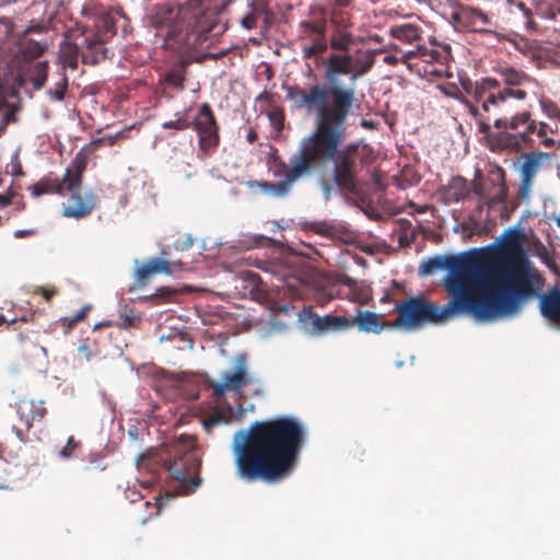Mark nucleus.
Instances as JSON below:
<instances>
[{
  "mask_svg": "<svg viewBox=\"0 0 560 560\" xmlns=\"http://www.w3.org/2000/svg\"><path fill=\"white\" fill-rule=\"evenodd\" d=\"M353 56L330 54L325 61L324 81L304 88L293 84L284 86L285 98L295 109L315 115V128L290 158L282 180L269 184L278 197L288 195L298 180L311 175L315 166L334 162L332 184L340 190L357 194L359 189V142L340 149L348 133V119L358 107L353 86L341 85L339 75H350L352 82Z\"/></svg>",
  "mask_w": 560,
  "mask_h": 560,
  "instance_id": "obj_1",
  "label": "nucleus"
},
{
  "mask_svg": "<svg viewBox=\"0 0 560 560\" xmlns=\"http://www.w3.org/2000/svg\"><path fill=\"white\" fill-rule=\"evenodd\" d=\"M444 287L458 314L491 322L513 317L536 294L540 276L520 249L477 260L467 255L450 256Z\"/></svg>",
  "mask_w": 560,
  "mask_h": 560,
  "instance_id": "obj_2",
  "label": "nucleus"
},
{
  "mask_svg": "<svg viewBox=\"0 0 560 560\" xmlns=\"http://www.w3.org/2000/svg\"><path fill=\"white\" fill-rule=\"evenodd\" d=\"M305 441L300 420L278 417L253 422L233 444L236 476L246 482L277 483L293 472Z\"/></svg>",
  "mask_w": 560,
  "mask_h": 560,
  "instance_id": "obj_3",
  "label": "nucleus"
},
{
  "mask_svg": "<svg viewBox=\"0 0 560 560\" xmlns=\"http://www.w3.org/2000/svg\"><path fill=\"white\" fill-rule=\"evenodd\" d=\"M539 83L521 70L512 85L508 88V109L480 121V133L492 152H518L524 145L535 143L552 148L555 129L546 122L533 118L530 110H520L537 97Z\"/></svg>",
  "mask_w": 560,
  "mask_h": 560,
  "instance_id": "obj_4",
  "label": "nucleus"
},
{
  "mask_svg": "<svg viewBox=\"0 0 560 560\" xmlns=\"http://www.w3.org/2000/svg\"><path fill=\"white\" fill-rule=\"evenodd\" d=\"M218 20L217 11L201 0H187L177 5H156L151 23L163 34L165 48L188 54L203 45Z\"/></svg>",
  "mask_w": 560,
  "mask_h": 560,
  "instance_id": "obj_5",
  "label": "nucleus"
},
{
  "mask_svg": "<svg viewBox=\"0 0 560 560\" xmlns=\"http://www.w3.org/2000/svg\"><path fill=\"white\" fill-rule=\"evenodd\" d=\"M494 71L499 75L498 79L486 77L472 82L469 78H460L462 88L474 98L476 104H472L458 91L454 95L474 116L478 131H480V121H487L490 116H495L498 112L508 109L509 101L504 95L521 70L511 66H500Z\"/></svg>",
  "mask_w": 560,
  "mask_h": 560,
  "instance_id": "obj_6",
  "label": "nucleus"
},
{
  "mask_svg": "<svg viewBox=\"0 0 560 560\" xmlns=\"http://www.w3.org/2000/svg\"><path fill=\"white\" fill-rule=\"evenodd\" d=\"M195 448L192 438L180 436L165 445L153 458L156 463H162L170 476L179 482L178 490L183 494L195 492L201 482L199 477L201 459Z\"/></svg>",
  "mask_w": 560,
  "mask_h": 560,
  "instance_id": "obj_7",
  "label": "nucleus"
},
{
  "mask_svg": "<svg viewBox=\"0 0 560 560\" xmlns=\"http://www.w3.org/2000/svg\"><path fill=\"white\" fill-rule=\"evenodd\" d=\"M452 49L450 44L429 40V46L417 44L416 49L396 54H387L383 61L389 66L404 63L410 72L427 80L451 78L450 61Z\"/></svg>",
  "mask_w": 560,
  "mask_h": 560,
  "instance_id": "obj_8",
  "label": "nucleus"
},
{
  "mask_svg": "<svg viewBox=\"0 0 560 560\" xmlns=\"http://www.w3.org/2000/svg\"><path fill=\"white\" fill-rule=\"evenodd\" d=\"M88 166V155L79 151L67 167V202L62 203L65 218L80 220L89 217L100 202L98 195L92 190L82 192L83 173Z\"/></svg>",
  "mask_w": 560,
  "mask_h": 560,
  "instance_id": "obj_9",
  "label": "nucleus"
},
{
  "mask_svg": "<svg viewBox=\"0 0 560 560\" xmlns=\"http://www.w3.org/2000/svg\"><path fill=\"white\" fill-rule=\"evenodd\" d=\"M395 311L398 315L392 326L405 329H418L428 324H440L459 315L451 307L450 303L440 307L423 296L406 299L395 305Z\"/></svg>",
  "mask_w": 560,
  "mask_h": 560,
  "instance_id": "obj_10",
  "label": "nucleus"
},
{
  "mask_svg": "<svg viewBox=\"0 0 560 560\" xmlns=\"http://www.w3.org/2000/svg\"><path fill=\"white\" fill-rule=\"evenodd\" d=\"M126 18L118 12L102 14L95 24V30L84 32L82 38V61L89 65H96L107 58L108 49L105 44L116 35L117 23Z\"/></svg>",
  "mask_w": 560,
  "mask_h": 560,
  "instance_id": "obj_11",
  "label": "nucleus"
},
{
  "mask_svg": "<svg viewBox=\"0 0 560 560\" xmlns=\"http://www.w3.org/2000/svg\"><path fill=\"white\" fill-rule=\"evenodd\" d=\"M254 265L262 271L270 273L282 281L293 298H300L303 289L308 287L313 280V272L308 269L298 267L289 259L258 260Z\"/></svg>",
  "mask_w": 560,
  "mask_h": 560,
  "instance_id": "obj_12",
  "label": "nucleus"
},
{
  "mask_svg": "<svg viewBox=\"0 0 560 560\" xmlns=\"http://www.w3.org/2000/svg\"><path fill=\"white\" fill-rule=\"evenodd\" d=\"M248 371V355L246 353H236L231 360V371L223 372L220 381L209 382V387L212 389V398L219 400L228 393L241 396L244 387L252 382Z\"/></svg>",
  "mask_w": 560,
  "mask_h": 560,
  "instance_id": "obj_13",
  "label": "nucleus"
},
{
  "mask_svg": "<svg viewBox=\"0 0 560 560\" xmlns=\"http://www.w3.org/2000/svg\"><path fill=\"white\" fill-rule=\"evenodd\" d=\"M191 128L197 133L199 151L211 155L220 143V125L209 103H202L196 115H191Z\"/></svg>",
  "mask_w": 560,
  "mask_h": 560,
  "instance_id": "obj_14",
  "label": "nucleus"
},
{
  "mask_svg": "<svg viewBox=\"0 0 560 560\" xmlns=\"http://www.w3.org/2000/svg\"><path fill=\"white\" fill-rule=\"evenodd\" d=\"M299 317L304 324L305 329L314 336H324L330 332H339L350 329L349 317L331 314L320 316L314 312L312 306L303 307Z\"/></svg>",
  "mask_w": 560,
  "mask_h": 560,
  "instance_id": "obj_15",
  "label": "nucleus"
},
{
  "mask_svg": "<svg viewBox=\"0 0 560 560\" xmlns=\"http://www.w3.org/2000/svg\"><path fill=\"white\" fill-rule=\"evenodd\" d=\"M454 25L463 31L490 33L487 26L491 25V19L480 9L459 4L451 14Z\"/></svg>",
  "mask_w": 560,
  "mask_h": 560,
  "instance_id": "obj_16",
  "label": "nucleus"
},
{
  "mask_svg": "<svg viewBox=\"0 0 560 560\" xmlns=\"http://www.w3.org/2000/svg\"><path fill=\"white\" fill-rule=\"evenodd\" d=\"M16 412L20 420L24 423L25 429L12 427L16 438L21 442L27 441V432L35 422H40L47 415V409L44 406V401H35L32 399H20L18 402Z\"/></svg>",
  "mask_w": 560,
  "mask_h": 560,
  "instance_id": "obj_17",
  "label": "nucleus"
},
{
  "mask_svg": "<svg viewBox=\"0 0 560 560\" xmlns=\"http://www.w3.org/2000/svg\"><path fill=\"white\" fill-rule=\"evenodd\" d=\"M47 49V43L34 40L25 34H18L14 40V50L12 52V68L20 65L33 62L39 58Z\"/></svg>",
  "mask_w": 560,
  "mask_h": 560,
  "instance_id": "obj_18",
  "label": "nucleus"
},
{
  "mask_svg": "<svg viewBox=\"0 0 560 560\" xmlns=\"http://www.w3.org/2000/svg\"><path fill=\"white\" fill-rule=\"evenodd\" d=\"M14 69L16 70L15 83L19 88L31 83L33 89L38 91L47 82L49 66L46 60L20 65Z\"/></svg>",
  "mask_w": 560,
  "mask_h": 560,
  "instance_id": "obj_19",
  "label": "nucleus"
},
{
  "mask_svg": "<svg viewBox=\"0 0 560 560\" xmlns=\"http://www.w3.org/2000/svg\"><path fill=\"white\" fill-rule=\"evenodd\" d=\"M548 154L542 152H528L523 154V163L520 167L521 186L518 194L521 197H527L534 185L537 173L542 168Z\"/></svg>",
  "mask_w": 560,
  "mask_h": 560,
  "instance_id": "obj_20",
  "label": "nucleus"
},
{
  "mask_svg": "<svg viewBox=\"0 0 560 560\" xmlns=\"http://www.w3.org/2000/svg\"><path fill=\"white\" fill-rule=\"evenodd\" d=\"M350 328L358 326L360 331L366 334H381L386 327H393L392 323L383 319L382 315L374 312L358 310L354 317H349Z\"/></svg>",
  "mask_w": 560,
  "mask_h": 560,
  "instance_id": "obj_21",
  "label": "nucleus"
},
{
  "mask_svg": "<svg viewBox=\"0 0 560 560\" xmlns=\"http://www.w3.org/2000/svg\"><path fill=\"white\" fill-rule=\"evenodd\" d=\"M440 195L444 203L459 202L469 198L470 185L463 176H453L445 186L441 187Z\"/></svg>",
  "mask_w": 560,
  "mask_h": 560,
  "instance_id": "obj_22",
  "label": "nucleus"
},
{
  "mask_svg": "<svg viewBox=\"0 0 560 560\" xmlns=\"http://www.w3.org/2000/svg\"><path fill=\"white\" fill-rule=\"evenodd\" d=\"M172 266L182 267V262H170L161 258H152L137 269L136 281L140 287H143L153 275L172 273Z\"/></svg>",
  "mask_w": 560,
  "mask_h": 560,
  "instance_id": "obj_23",
  "label": "nucleus"
},
{
  "mask_svg": "<svg viewBox=\"0 0 560 560\" xmlns=\"http://www.w3.org/2000/svg\"><path fill=\"white\" fill-rule=\"evenodd\" d=\"M541 315L553 323L560 324V288L553 287L540 296Z\"/></svg>",
  "mask_w": 560,
  "mask_h": 560,
  "instance_id": "obj_24",
  "label": "nucleus"
},
{
  "mask_svg": "<svg viewBox=\"0 0 560 560\" xmlns=\"http://www.w3.org/2000/svg\"><path fill=\"white\" fill-rule=\"evenodd\" d=\"M67 172L62 176V178H51V177H44L34 185L28 187V190L31 191L33 197H39L44 194H57L59 196L66 195V180H67Z\"/></svg>",
  "mask_w": 560,
  "mask_h": 560,
  "instance_id": "obj_25",
  "label": "nucleus"
},
{
  "mask_svg": "<svg viewBox=\"0 0 560 560\" xmlns=\"http://www.w3.org/2000/svg\"><path fill=\"white\" fill-rule=\"evenodd\" d=\"M394 232L397 234L399 246L409 247L417 241L420 232H422V226L420 224L413 226L410 220L400 218L395 222Z\"/></svg>",
  "mask_w": 560,
  "mask_h": 560,
  "instance_id": "obj_26",
  "label": "nucleus"
},
{
  "mask_svg": "<svg viewBox=\"0 0 560 560\" xmlns=\"http://www.w3.org/2000/svg\"><path fill=\"white\" fill-rule=\"evenodd\" d=\"M422 28L417 24L404 23L389 28V35L402 43L413 44L422 39Z\"/></svg>",
  "mask_w": 560,
  "mask_h": 560,
  "instance_id": "obj_27",
  "label": "nucleus"
},
{
  "mask_svg": "<svg viewBox=\"0 0 560 560\" xmlns=\"http://www.w3.org/2000/svg\"><path fill=\"white\" fill-rule=\"evenodd\" d=\"M299 30V37L301 40L326 36L327 22L325 19L304 20L300 22Z\"/></svg>",
  "mask_w": 560,
  "mask_h": 560,
  "instance_id": "obj_28",
  "label": "nucleus"
},
{
  "mask_svg": "<svg viewBox=\"0 0 560 560\" xmlns=\"http://www.w3.org/2000/svg\"><path fill=\"white\" fill-rule=\"evenodd\" d=\"M186 79V65L184 61H179L175 63L165 74H164V83L168 86H172L176 90H184Z\"/></svg>",
  "mask_w": 560,
  "mask_h": 560,
  "instance_id": "obj_29",
  "label": "nucleus"
},
{
  "mask_svg": "<svg viewBox=\"0 0 560 560\" xmlns=\"http://www.w3.org/2000/svg\"><path fill=\"white\" fill-rule=\"evenodd\" d=\"M233 417V408L228 405L226 408H215L212 413L203 420V428L210 432L214 427L222 423H229Z\"/></svg>",
  "mask_w": 560,
  "mask_h": 560,
  "instance_id": "obj_30",
  "label": "nucleus"
},
{
  "mask_svg": "<svg viewBox=\"0 0 560 560\" xmlns=\"http://www.w3.org/2000/svg\"><path fill=\"white\" fill-rule=\"evenodd\" d=\"M191 113L192 106L186 107L182 112L175 114V119L164 121L163 129H174L176 131H184L191 128Z\"/></svg>",
  "mask_w": 560,
  "mask_h": 560,
  "instance_id": "obj_31",
  "label": "nucleus"
},
{
  "mask_svg": "<svg viewBox=\"0 0 560 560\" xmlns=\"http://www.w3.org/2000/svg\"><path fill=\"white\" fill-rule=\"evenodd\" d=\"M83 54L82 42L80 44H67L61 49V62L63 68L75 70L78 68L79 55ZM65 71V69H62Z\"/></svg>",
  "mask_w": 560,
  "mask_h": 560,
  "instance_id": "obj_32",
  "label": "nucleus"
},
{
  "mask_svg": "<svg viewBox=\"0 0 560 560\" xmlns=\"http://www.w3.org/2000/svg\"><path fill=\"white\" fill-rule=\"evenodd\" d=\"M492 187H495L494 180L486 179L481 172L477 171L470 185V192L472 191L479 198H493V195H491Z\"/></svg>",
  "mask_w": 560,
  "mask_h": 560,
  "instance_id": "obj_33",
  "label": "nucleus"
},
{
  "mask_svg": "<svg viewBox=\"0 0 560 560\" xmlns=\"http://www.w3.org/2000/svg\"><path fill=\"white\" fill-rule=\"evenodd\" d=\"M311 43L305 44L301 48L302 57L304 59H311L319 56L327 50L328 42L326 36L314 37L308 39Z\"/></svg>",
  "mask_w": 560,
  "mask_h": 560,
  "instance_id": "obj_34",
  "label": "nucleus"
},
{
  "mask_svg": "<svg viewBox=\"0 0 560 560\" xmlns=\"http://www.w3.org/2000/svg\"><path fill=\"white\" fill-rule=\"evenodd\" d=\"M509 12L514 15H521L524 20V24L528 28H534L535 22L533 20V13L530 8H528L523 1L520 0H509L508 1Z\"/></svg>",
  "mask_w": 560,
  "mask_h": 560,
  "instance_id": "obj_35",
  "label": "nucleus"
},
{
  "mask_svg": "<svg viewBox=\"0 0 560 560\" xmlns=\"http://www.w3.org/2000/svg\"><path fill=\"white\" fill-rule=\"evenodd\" d=\"M374 61H375L374 57L370 51H366L364 54L363 58H360V57L354 58L353 57L352 83H355V81L360 77L368 73L372 69Z\"/></svg>",
  "mask_w": 560,
  "mask_h": 560,
  "instance_id": "obj_36",
  "label": "nucleus"
},
{
  "mask_svg": "<svg viewBox=\"0 0 560 560\" xmlns=\"http://www.w3.org/2000/svg\"><path fill=\"white\" fill-rule=\"evenodd\" d=\"M506 186L504 182L498 186V191L493 195V198H480L476 211L480 214L486 208L491 209L498 203L505 201L506 199Z\"/></svg>",
  "mask_w": 560,
  "mask_h": 560,
  "instance_id": "obj_37",
  "label": "nucleus"
},
{
  "mask_svg": "<svg viewBox=\"0 0 560 560\" xmlns=\"http://www.w3.org/2000/svg\"><path fill=\"white\" fill-rule=\"evenodd\" d=\"M353 44V35L349 32L341 31L330 37L329 45L334 50L348 54Z\"/></svg>",
  "mask_w": 560,
  "mask_h": 560,
  "instance_id": "obj_38",
  "label": "nucleus"
},
{
  "mask_svg": "<svg viewBox=\"0 0 560 560\" xmlns=\"http://www.w3.org/2000/svg\"><path fill=\"white\" fill-rule=\"evenodd\" d=\"M69 80L66 72L62 70L60 73V80L55 83L52 88H49L46 91L48 98L51 102H61L65 100L66 93L68 91Z\"/></svg>",
  "mask_w": 560,
  "mask_h": 560,
  "instance_id": "obj_39",
  "label": "nucleus"
},
{
  "mask_svg": "<svg viewBox=\"0 0 560 560\" xmlns=\"http://www.w3.org/2000/svg\"><path fill=\"white\" fill-rule=\"evenodd\" d=\"M448 257L450 256L438 255L422 262L419 268L420 275L427 276L438 270H445L447 268Z\"/></svg>",
  "mask_w": 560,
  "mask_h": 560,
  "instance_id": "obj_40",
  "label": "nucleus"
},
{
  "mask_svg": "<svg viewBox=\"0 0 560 560\" xmlns=\"http://www.w3.org/2000/svg\"><path fill=\"white\" fill-rule=\"evenodd\" d=\"M345 284L350 288V300L359 303H365L369 298V290L363 285H359L358 282L351 278H347Z\"/></svg>",
  "mask_w": 560,
  "mask_h": 560,
  "instance_id": "obj_41",
  "label": "nucleus"
},
{
  "mask_svg": "<svg viewBox=\"0 0 560 560\" xmlns=\"http://www.w3.org/2000/svg\"><path fill=\"white\" fill-rule=\"evenodd\" d=\"M540 107L546 116L560 120V107L555 102L542 98L540 100Z\"/></svg>",
  "mask_w": 560,
  "mask_h": 560,
  "instance_id": "obj_42",
  "label": "nucleus"
},
{
  "mask_svg": "<svg viewBox=\"0 0 560 560\" xmlns=\"http://www.w3.org/2000/svg\"><path fill=\"white\" fill-rule=\"evenodd\" d=\"M269 0H252L248 3L249 12L257 19L268 13Z\"/></svg>",
  "mask_w": 560,
  "mask_h": 560,
  "instance_id": "obj_43",
  "label": "nucleus"
},
{
  "mask_svg": "<svg viewBox=\"0 0 560 560\" xmlns=\"http://www.w3.org/2000/svg\"><path fill=\"white\" fill-rule=\"evenodd\" d=\"M121 319H122V323L119 324V327H121L124 329L137 327L141 322L140 317L136 316L133 314V312H131V311L128 313H124L121 315Z\"/></svg>",
  "mask_w": 560,
  "mask_h": 560,
  "instance_id": "obj_44",
  "label": "nucleus"
},
{
  "mask_svg": "<svg viewBox=\"0 0 560 560\" xmlns=\"http://www.w3.org/2000/svg\"><path fill=\"white\" fill-rule=\"evenodd\" d=\"M80 443L74 440L73 436H69L67 444L62 450L60 451V456L63 458H71L73 456V453L75 448H78Z\"/></svg>",
  "mask_w": 560,
  "mask_h": 560,
  "instance_id": "obj_45",
  "label": "nucleus"
},
{
  "mask_svg": "<svg viewBox=\"0 0 560 560\" xmlns=\"http://www.w3.org/2000/svg\"><path fill=\"white\" fill-rule=\"evenodd\" d=\"M194 245V238L190 235H186L183 238H178L174 242V248L178 252L188 250Z\"/></svg>",
  "mask_w": 560,
  "mask_h": 560,
  "instance_id": "obj_46",
  "label": "nucleus"
},
{
  "mask_svg": "<svg viewBox=\"0 0 560 560\" xmlns=\"http://www.w3.org/2000/svg\"><path fill=\"white\" fill-rule=\"evenodd\" d=\"M257 18L252 14L250 12H248L245 16L242 18L241 20V25L245 28V30H253L256 27L257 25Z\"/></svg>",
  "mask_w": 560,
  "mask_h": 560,
  "instance_id": "obj_47",
  "label": "nucleus"
},
{
  "mask_svg": "<svg viewBox=\"0 0 560 560\" xmlns=\"http://www.w3.org/2000/svg\"><path fill=\"white\" fill-rule=\"evenodd\" d=\"M18 116L14 115L13 110H9L2 116V124H0V136L5 131L7 127L11 122H16Z\"/></svg>",
  "mask_w": 560,
  "mask_h": 560,
  "instance_id": "obj_48",
  "label": "nucleus"
},
{
  "mask_svg": "<svg viewBox=\"0 0 560 560\" xmlns=\"http://www.w3.org/2000/svg\"><path fill=\"white\" fill-rule=\"evenodd\" d=\"M39 315L37 312H25L19 317H13L10 319V324H15L16 322H35L36 317Z\"/></svg>",
  "mask_w": 560,
  "mask_h": 560,
  "instance_id": "obj_49",
  "label": "nucleus"
},
{
  "mask_svg": "<svg viewBox=\"0 0 560 560\" xmlns=\"http://www.w3.org/2000/svg\"><path fill=\"white\" fill-rule=\"evenodd\" d=\"M9 110H13L14 115L16 116L18 107L9 104L5 100L0 98V124H2V116Z\"/></svg>",
  "mask_w": 560,
  "mask_h": 560,
  "instance_id": "obj_50",
  "label": "nucleus"
},
{
  "mask_svg": "<svg viewBox=\"0 0 560 560\" xmlns=\"http://www.w3.org/2000/svg\"><path fill=\"white\" fill-rule=\"evenodd\" d=\"M61 325L65 327V332H69L79 323L73 316H67L60 319Z\"/></svg>",
  "mask_w": 560,
  "mask_h": 560,
  "instance_id": "obj_51",
  "label": "nucleus"
},
{
  "mask_svg": "<svg viewBox=\"0 0 560 560\" xmlns=\"http://www.w3.org/2000/svg\"><path fill=\"white\" fill-rule=\"evenodd\" d=\"M38 233L36 229H25V230H16L14 231L13 235L15 238H24V237H31Z\"/></svg>",
  "mask_w": 560,
  "mask_h": 560,
  "instance_id": "obj_52",
  "label": "nucleus"
},
{
  "mask_svg": "<svg viewBox=\"0 0 560 560\" xmlns=\"http://www.w3.org/2000/svg\"><path fill=\"white\" fill-rule=\"evenodd\" d=\"M269 118L271 120V124L276 126L277 128L282 127L283 121V114L282 112H271L269 113Z\"/></svg>",
  "mask_w": 560,
  "mask_h": 560,
  "instance_id": "obj_53",
  "label": "nucleus"
},
{
  "mask_svg": "<svg viewBox=\"0 0 560 560\" xmlns=\"http://www.w3.org/2000/svg\"><path fill=\"white\" fill-rule=\"evenodd\" d=\"M90 310L91 305L86 304L83 307H81V310L75 315H73V317L78 320V323H81L86 318Z\"/></svg>",
  "mask_w": 560,
  "mask_h": 560,
  "instance_id": "obj_54",
  "label": "nucleus"
},
{
  "mask_svg": "<svg viewBox=\"0 0 560 560\" xmlns=\"http://www.w3.org/2000/svg\"><path fill=\"white\" fill-rule=\"evenodd\" d=\"M36 292H40V294L47 300L50 301L54 295L57 294V291L55 289H46L43 287H39L36 289Z\"/></svg>",
  "mask_w": 560,
  "mask_h": 560,
  "instance_id": "obj_55",
  "label": "nucleus"
},
{
  "mask_svg": "<svg viewBox=\"0 0 560 560\" xmlns=\"http://www.w3.org/2000/svg\"><path fill=\"white\" fill-rule=\"evenodd\" d=\"M45 27L42 24H33L25 28L21 34H25L28 37L31 33H42Z\"/></svg>",
  "mask_w": 560,
  "mask_h": 560,
  "instance_id": "obj_56",
  "label": "nucleus"
},
{
  "mask_svg": "<svg viewBox=\"0 0 560 560\" xmlns=\"http://www.w3.org/2000/svg\"><path fill=\"white\" fill-rule=\"evenodd\" d=\"M322 188L326 199H329L332 191V184L326 179H322Z\"/></svg>",
  "mask_w": 560,
  "mask_h": 560,
  "instance_id": "obj_57",
  "label": "nucleus"
},
{
  "mask_svg": "<svg viewBox=\"0 0 560 560\" xmlns=\"http://www.w3.org/2000/svg\"><path fill=\"white\" fill-rule=\"evenodd\" d=\"M126 498H127V499H129L131 502H136V501H138V500L142 499V498H143V495H142V494H140V493H139L138 491H136V490L128 489V490L126 491Z\"/></svg>",
  "mask_w": 560,
  "mask_h": 560,
  "instance_id": "obj_58",
  "label": "nucleus"
},
{
  "mask_svg": "<svg viewBox=\"0 0 560 560\" xmlns=\"http://www.w3.org/2000/svg\"><path fill=\"white\" fill-rule=\"evenodd\" d=\"M549 42L553 45L560 46V30L555 28L549 34Z\"/></svg>",
  "mask_w": 560,
  "mask_h": 560,
  "instance_id": "obj_59",
  "label": "nucleus"
},
{
  "mask_svg": "<svg viewBox=\"0 0 560 560\" xmlns=\"http://www.w3.org/2000/svg\"><path fill=\"white\" fill-rule=\"evenodd\" d=\"M12 195L0 194V209L8 207L11 203Z\"/></svg>",
  "mask_w": 560,
  "mask_h": 560,
  "instance_id": "obj_60",
  "label": "nucleus"
},
{
  "mask_svg": "<svg viewBox=\"0 0 560 560\" xmlns=\"http://www.w3.org/2000/svg\"><path fill=\"white\" fill-rule=\"evenodd\" d=\"M258 136H257V132L253 129L249 130V132L247 133V141L249 143H254L256 140H257Z\"/></svg>",
  "mask_w": 560,
  "mask_h": 560,
  "instance_id": "obj_61",
  "label": "nucleus"
},
{
  "mask_svg": "<svg viewBox=\"0 0 560 560\" xmlns=\"http://www.w3.org/2000/svg\"><path fill=\"white\" fill-rule=\"evenodd\" d=\"M335 5L339 8H347L351 4V0H334Z\"/></svg>",
  "mask_w": 560,
  "mask_h": 560,
  "instance_id": "obj_62",
  "label": "nucleus"
},
{
  "mask_svg": "<svg viewBox=\"0 0 560 560\" xmlns=\"http://www.w3.org/2000/svg\"><path fill=\"white\" fill-rule=\"evenodd\" d=\"M246 279L250 280L252 282H256L259 279V276L255 272L248 271L246 272Z\"/></svg>",
  "mask_w": 560,
  "mask_h": 560,
  "instance_id": "obj_63",
  "label": "nucleus"
},
{
  "mask_svg": "<svg viewBox=\"0 0 560 560\" xmlns=\"http://www.w3.org/2000/svg\"><path fill=\"white\" fill-rule=\"evenodd\" d=\"M154 501H155V506L158 509V511L161 510L162 505H163V499L161 497H154ZM159 512H156L158 514Z\"/></svg>",
  "mask_w": 560,
  "mask_h": 560,
  "instance_id": "obj_64",
  "label": "nucleus"
}]
</instances>
